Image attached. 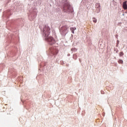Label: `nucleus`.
<instances>
[{
  "label": "nucleus",
  "mask_w": 127,
  "mask_h": 127,
  "mask_svg": "<svg viewBox=\"0 0 127 127\" xmlns=\"http://www.w3.org/2000/svg\"><path fill=\"white\" fill-rule=\"evenodd\" d=\"M123 7L124 9H127V1H125L123 2Z\"/></svg>",
  "instance_id": "obj_6"
},
{
  "label": "nucleus",
  "mask_w": 127,
  "mask_h": 127,
  "mask_svg": "<svg viewBox=\"0 0 127 127\" xmlns=\"http://www.w3.org/2000/svg\"><path fill=\"white\" fill-rule=\"evenodd\" d=\"M124 52H121L119 53V56L120 57H122V56H124Z\"/></svg>",
  "instance_id": "obj_10"
},
{
  "label": "nucleus",
  "mask_w": 127,
  "mask_h": 127,
  "mask_svg": "<svg viewBox=\"0 0 127 127\" xmlns=\"http://www.w3.org/2000/svg\"><path fill=\"white\" fill-rule=\"evenodd\" d=\"M95 7L98 8V9H101V4L100 3H96L95 4Z\"/></svg>",
  "instance_id": "obj_7"
},
{
  "label": "nucleus",
  "mask_w": 127,
  "mask_h": 127,
  "mask_svg": "<svg viewBox=\"0 0 127 127\" xmlns=\"http://www.w3.org/2000/svg\"><path fill=\"white\" fill-rule=\"evenodd\" d=\"M118 63H119V64H123L124 63V61H123L122 60H119L118 61Z\"/></svg>",
  "instance_id": "obj_9"
},
{
  "label": "nucleus",
  "mask_w": 127,
  "mask_h": 127,
  "mask_svg": "<svg viewBox=\"0 0 127 127\" xmlns=\"http://www.w3.org/2000/svg\"><path fill=\"white\" fill-rule=\"evenodd\" d=\"M70 30H71V32H72V33L74 34V30H76V27L70 28Z\"/></svg>",
  "instance_id": "obj_8"
},
{
  "label": "nucleus",
  "mask_w": 127,
  "mask_h": 127,
  "mask_svg": "<svg viewBox=\"0 0 127 127\" xmlns=\"http://www.w3.org/2000/svg\"><path fill=\"white\" fill-rule=\"evenodd\" d=\"M45 39L46 41H48V42L49 43V44L51 45H52V44H54L55 43V40H54V39L53 37L48 35V36H45Z\"/></svg>",
  "instance_id": "obj_3"
},
{
  "label": "nucleus",
  "mask_w": 127,
  "mask_h": 127,
  "mask_svg": "<svg viewBox=\"0 0 127 127\" xmlns=\"http://www.w3.org/2000/svg\"><path fill=\"white\" fill-rule=\"evenodd\" d=\"M92 19H93V22H95V23L97 22V19H96L95 18H93Z\"/></svg>",
  "instance_id": "obj_11"
},
{
  "label": "nucleus",
  "mask_w": 127,
  "mask_h": 127,
  "mask_svg": "<svg viewBox=\"0 0 127 127\" xmlns=\"http://www.w3.org/2000/svg\"><path fill=\"white\" fill-rule=\"evenodd\" d=\"M51 31V29L50 27L48 25H46L43 30V32L44 33V36H48L49 34H50V32Z\"/></svg>",
  "instance_id": "obj_1"
},
{
  "label": "nucleus",
  "mask_w": 127,
  "mask_h": 127,
  "mask_svg": "<svg viewBox=\"0 0 127 127\" xmlns=\"http://www.w3.org/2000/svg\"><path fill=\"white\" fill-rule=\"evenodd\" d=\"M50 52L52 55H56L58 53V50L56 48V47L52 48L50 49Z\"/></svg>",
  "instance_id": "obj_5"
},
{
  "label": "nucleus",
  "mask_w": 127,
  "mask_h": 127,
  "mask_svg": "<svg viewBox=\"0 0 127 127\" xmlns=\"http://www.w3.org/2000/svg\"><path fill=\"white\" fill-rule=\"evenodd\" d=\"M62 35H66L68 33V27L67 26H63L60 30Z\"/></svg>",
  "instance_id": "obj_2"
},
{
  "label": "nucleus",
  "mask_w": 127,
  "mask_h": 127,
  "mask_svg": "<svg viewBox=\"0 0 127 127\" xmlns=\"http://www.w3.org/2000/svg\"><path fill=\"white\" fill-rule=\"evenodd\" d=\"M71 9H72V7H71V6L69 3H66L64 4V10H65V11H67V12H69L71 11Z\"/></svg>",
  "instance_id": "obj_4"
}]
</instances>
